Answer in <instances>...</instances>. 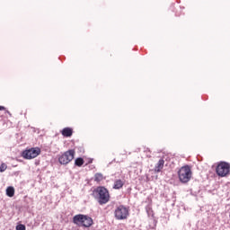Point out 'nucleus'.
Listing matches in <instances>:
<instances>
[{"instance_id":"9b49d317","label":"nucleus","mask_w":230,"mask_h":230,"mask_svg":"<svg viewBox=\"0 0 230 230\" xmlns=\"http://www.w3.org/2000/svg\"><path fill=\"white\" fill-rule=\"evenodd\" d=\"M125 186V182L121 180H116L113 185V190H121Z\"/></svg>"},{"instance_id":"20e7f679","label":"nucleus","mask_w":230,"mask_h":230,"mask_svg":"<svg viewBox=\"0 0 230 230\" xmlns=\"http://www.w3.org/2000/svg\"><path fill=\"white\" fill-rule=\"evenodd\" d=\"M216 173L218 177H227L230 173V164L227 162H221L216 167Z\"/></svg>"},{"instance_id":"a211bd4d","label":"nucleus","mask_w":230,"mask_h":230,"mask_svg":"<svg viewBox=\"0 0 230 230\" xmlns=\"http://www.w3.org/2000/svg\"><path fill=\"white\" fill-rule=\"evenodd\" d=\"M93 163V159H90L89 161H88V164H91Z\"/></svg>"},{"instance_id":"1a4fd4ad","label":"nucleus","mask_w":230,"mask_h":230,"mask_svg":"<svg viewBox=\"0 0 230 230\" xmlns=\"http://www.w3.org/2000/svg\"><path fill=\"white\" fill-rule=\"evenodd\" d=\"M84 227H91L93 226V218L88 216H84V219H83V223L81 224Z\"/></svg>"},{"instance_id":"f8f14e48","label":"nucleus","mask_w":230,"mask_h":230,"mask_svg":"<svg viewBox=\"0 0 230 230\" xmlns=\"http://www.w3.org/2000/svg\"><path fill=\"white\" fill-rule=\"evenodd\" d=\"M6 195L7 197H10V198L13 197V195H15V189L12 186L7 187Z\"/></svg>"},{"instance_id":"f03ea898","label":"nucleus","mask_w":230,"mask_h":230,"mask_svg":"<svg viewBox=\"0 0 230 230\" xmlns=\"http://www.w3.org/2000/svg\"><path fill=\"white\" fill-rule=\"evenodd\" d=\"M191 167H190V165L182 166L178 171V177L183 184H186V182H190V181H191Z\"/></svg>"},{"instance_id":"2eb2a0df","label":"nucleus","mask_w":230,"mask_h":230,"mask_svg":"<svg viewBox=\"0 0 230 230\" xmlns=\"http://www.w3.org/2000/svg\"><path fill=\"white\" fill-rule=\"evenodd\" d=\"M16 230H26V226L20 224L16 226Z\"/></svg>"},{"instance_id":"f3484780","label":"nucleus","mask_w":230,"mask_h":230,"mask_svg":"<svg viewBox=\"0 0 230 230\" xmlns=\"http://www.w3.org/2000/svg\"><path fill=\"white\" fill-rule=\"evenodd\" d=\"M0 111H6V108H4V106H0Z\"/></svg>"},{"instance_id":"423d86ee","label":"nucleus","mask_w":230,"mask_h":230,"mask_svg":"<svg viewBox=\"0 0 230 230\" xmlns=\"http://www.w3.org/2000/svg\"><path fill=\"white\" fill-rule=\"evenodd\" d=\"M23 159H35L38 155H40V148L32 147L31 149H26L22 154Z\"/></svg>"},{"instance_id":"0eeeda50","label":"nucleus","mask_w":230,"mask_h":230,"mask_svg":"<svg viewBox=\"0 0 230 230\" xmlns=\"http://www.w3.org/2000/svg\"><path fill=\"white\" fill-rule=\"evenodd\" d=\"M84 218H85V215L78 214L73 217V222L74 224H76V226H80V225L82 226Z\"/></svg>"},{"instance_id":"ddd939ff","label":"nucleus","mask_w":230,"mask_h":230,"mask_svg":"<svg viewBox=\"0 0 230 230\" xmlns=\"http://www.w3.org/2000/svg\"><path fill=\"white\" fill-rule=\"evenodd\" d=\"M84 158H82V157H78V158H76V159L75 160V166H78L79 168H80L81 166H84Z\"/></svg>"},{"instance_id":"6ab92c4d","label":"nucleus","mask_w":230,"mask_h":230,"mask_svg":"<svg viewBox=\"0 0 230 230\" xmlns=\"http://www.w3.org/2000/svg\"><path fill=\"white\" fill-rule=\"evenodd\" d=\"M7 114H10V111H7Z\"/></svg>"},{"instance_id":"9d476101","label":"nucleus","mask_w":230,"mask_h":230,"mask_svg":"<svg viewBox=\"0 0 230 230\" xmlns=\"http://www.w3.org/2000/svg\"><path fill=\"white\" fill-rule=\"evenodd\" d=\"M61 134L64 137H71L73 136V129L71 128H64Z\"/></svg>"},{"instance_id":"dca6fc26","label":"nucleus","mask_w":230,"mask_h":230,"mask_svg":"<svg viewBox=\"0 0 230 230\" xmlns=\"http://www.w3.org/2000/svg\"><path fill=\"white\" fill-rule=\"evenodd\" d=\"M4 170H6V164H2L0 165V172H4Z\"/></svg>"},{"instance_id":"f257e3e1","label":"nucleus","mask_w":230,"mask_h":230,"mask_svg":"<svg viewBox=\"0 0 230 230\" xmlns=\"http://www.w3.org/2000/svg\"><path fill=\"white\" fill-rule=\"evenodd\" d=\"M93 195H95V199H97L100 206H103V204H107L111 200V194L105 187H97L93 190Z\"/></svg>"},{"instance_id":"4468645a","label":"nucleus","mask_w":230,"mask_h":230,"mask_svg":"<svg viewBox=\"0 0 230 230\" xmlns=\"http://www.w3.org/2000/svg\"><path fill=\"white\" fill-rule=\"evenodd\" d=\"M94 181H95V182H102V181H103V174L97 172L94 175Z\"/></svg>"},{"instance_id":"6e6552de","label":"nucleus","mask_w":230,"mask_h":230,"mask_svg":"<svg viewBox=\"0 0 230 230\" xmlns=\"http://www.w3.org/2000/svg\"><path fill=\"white\" fill-rule=\"evenodd\" d=\"M163 168H164V159H160L155 166V173H161Z\"/></svg>"},{"instance_id":"7ed1b4c3","label":"nucleus","mask_w":230,"mask_h":230,"mask_svg":"<svg viewBox=\"0 0 230 230\" xmlns=\"http://www.w3.org/2000/svg\"><path fill=\"white\" fill-rule=\"evenodd\" d=\"M130 215L129 210L127 207L119 205L114 210V217L116 220H127Z\"/></svg>"},{"instance_id":"39448f33","label":"nucleus","mask_w":230,"mask_h":230,"mask_svg":"<svg viewBox=\"0 0 230 230\" xmlns=\"http://www.w3.org/2000/svg\"><path fill=\"white\" fill-rule=\"evenodd\" d=\"M75 149L66 151L58 157V162L60 163V164H69V163H71V161L75 159Z\"/></svg>"}]
</instances>
